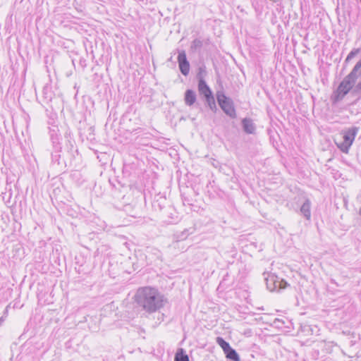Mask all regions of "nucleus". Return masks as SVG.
I'll list each match as a JSON object with an SVG mask.
<instances>
[{
    "instance_id": "1",
    "label": "nucleus",
    "mask_w": 361,
    "mask_h": 361,
    "mask_svg": "<svg viewBox=\"0 0 361 361\" xmlns=\"http://www.w3.org/2000/svg\"><path fill=\"white\" fill-rule=\"evenodd\" d=\"M135 301L148 313L155 312L164 306V296L151 287L140 288L135 295Z\"/></svg>"
},
{
    "instance_id": "2",
    "label": "nucleus",
    "mask_w": 361,
    "mask_h": 361,
    "mask_svg": "<svg viewBox=\"0 0 361 361\" xmlns=\"http://www.w3.org/2000/svg\"><path fill=\"white\" fill-rule=\"evenodd\" d=\"M217 101L221 108L226 114L231 117H234L235 116V109L230 99L226 97L224 94H218Z\"/></svg>"
},
{
    "instance_id": "3",
    "label": "nucleus",
    "mask_w": 361,
    "mask_h": 361,
    "mask_svg": "<svg viewBox=\"0 0 361 361\" xmlns=\"http://www.w3.org/2000/svg\"><path fill=\"white\" fill-rule=\"evenodd\" d=\"M354 77H349V75L340 83L338 87L336 94L337 98H342L351 90L353 84L355 81Z\"/></svg>"
},
{
    "instance_id": "4",
    "label": "nucleus",
    "mask_w": 361,
    "mask_h": 361,
    "mask_svg": "<svg viewBox=\"0 0 361 361\" xmlns=\"http://www.w3.org/2000/svg\"><path fill=\"white\" fill-rule=\"evenodd\" d=\"M354 138L355 137H334V141L341 152L347 154L354 141Z\"/></svg>"
},
{
    "instance_id": "5",
    "label": "nucleus",
    "mask_w": 361,
    "mask_h": 361,
    "mask_svg": "<svg viewBox=\"0 0 361 361\" xmlns=\"http://www.w3.org/2000/svg\"><path fill=\"white\" fill-rule=\"evenodd\" d=\"M178 62L181 73L184 75H187L190 71V64L187 61L186 54L184 51H181L178 54Z\"/></svg>"
},
{
    "instance_id": "6",
    "label": "nucleus",
    "mask_w": 361,
    "mask_h": 361,
    "mask_svg": "<svg viewBox=\"0 0 361 361\" xmlns=\"http://www.w3.org/2000/svg\"><path fill=\"white\" fill-rule=\"evenodd\" d=\"M198 90L200 94H203L207 100L209 102L210 100H213V96L212 91L210 90L208 85L206 84L205 81L203 79H200L199 80L198 84Z\"/></svg>"
},
{
    "instance_id": "7",
    "label": "nucleus",
    "mask_w": 361,
    "mask_h": 361,
    "mask_svg": "<svg viewBox=\"0 0 361 361\" xmlns=\"http://www.w3.org/2000/svg\"><path fill=\"white\" fill-rule=\"evenodd\" d=\"M310 207H311V202H310V200L307 199L300 207L301 214L307 220H309L311 216Z\"/></svg>"
},
{
    "instance_id": "8",
    "label": "nucleus",
    "mask_w": 361,
    "mask_h": 361,
    "mask_svg": "<svg viewBox=\"0 0 361 361\" xmlns=\"http://www.w3.org/2000/svg\"><path fill=\"white\" fill-rule=\"evenodd\" d=\"M276 279L277 276L273 274H268L267 277L264 279L266 281L267 287L270 291L276 290L274 283L276 282Z\"/></svg>"
},
{
    "instance_id": "9",
    "label": "nucleus",
    "mask_w": 361,
    "mask_h": 361,
    "mask_svg": "<svg viewBox=\"0 0 361 361\" xmlns=\"http://www.w3.org/2000/svg\"><path fill=\"white\" fill-rule=\"evenodd\" d=\"M67 137H52V143L57 151H61L62 144L67 142Z\"/></svg>"
},
{
    "instance_id": "10",
    "label": "nucleus",
    "mask_w": 361,
    "mask_h": 361,
    "mask_svg": "<svg viewBox=\"0 0 361 361\" xmlns=\"http://www.w3.org/2000/svg\"><path fill=\"white\" fill-rule=\"evenodd\" d=\"M196 100L195 93L190 90L185 92V101L188 105H192Z\"/></svg>"
},
{
    "instance_id": "11",
    "label": "nucleus",
    "mask_w": 361,
    "mask_h": 361,
    "mask_svg": "<svg viewBox=\"0 0 361 361\" xmlns=\"http://www.w3.org/2000/svg\"><path fill=\"white\" fill-rule=\"evenodd\" d=\"M349 77H354L355 79L361 77V60L355 64L352 71L349 73Z\"/></svg>"
},
{
    "instance_id": "12",
    "label": "nucleus",
    "mask_w": 361,
    "mask_h": 361,
    "mask_svg": "<svg viewBox=\"0 0 361 361\" xmlns=\"http://www.w3.org/2000/svg\"><path fill=\"white\" fill-rule=\"evenodd\" d=\"M227 358L233 361H240V357L237 352L231 347L224 353Z\"/></svg>"
},
{
    "instance_id": "13",
    "label": "nucleus",
    "mask_w": 361,
    "mask_h": 361,
    "mask_svg": "<svg viewBox=\"0 0 361 361\" xmlns=\"http://www.w3.org/2000/svg\"><path fill=\"white\" fill-rule=\"evenodd\" d=\"M243 127L247 133L252 134L254 133L255 127L252 121L250 119H244L243 121Z\"/></svg>"
},
{
    "instance_id": "14",
    "label": "nucleus",
    "mask_w": 361,
    "mask_h": 361,
    "mask_svg": "<svg viewBox=\"0 0 361 361\" xmlns=\"http://www.w3.org/2000/svg\"><path fill=\"white\" fill-rule=\"evenodd\" d=\"M274 286H276V290H278L286 288L288 283L286 281L277 276Z\"/></svg>"
},
{
    "instance_id": "15",
    "label": "nucleus",
    "mask_w": 361,
    "mask_h": 361,
    "mask_svg": "<svg viewBox=\"0 0 361 361\" xmlns=\"http://www.w3.org/2000/svg\"><path fill=\"white\" fill-rule=\"evenodd\" d=\"M216 343L221 347L224 353L231 348L230 344L221 337L216 338Z\"/></svg>"
},
{
    "instance_id": "16",
    "label": "nucleus",
    "mask_w": 361,
    "mask_h": 361,
    "mask_svg": "<svg viewBox=\"0 0 361 361\" xmlns=\"http://www.w3.org/2000/svg\"><path fill=\"white\" fill-rule=\"evenodd\" d=\"M175 361H189V357L183 353V349H180V351L176 354Z\"/></svg>"
},
{
    "instance_id": "17",
    "label": "nucleus",
    "mask_w": 361,
    "mask_h": 361,
    "mask_svg": "<svg viewBox=\"0 0 361 361\" xmlns=\"http://www.w3.org/2000/svg\"><path fill=\"white\" fill-rule=\"evenodd\" d=\"M359 53H360V49H354V50L351 51L348 54V55L347 56L345 61L347 62L349 61L350 60H351L354 56H355Z\"/></svg>"
},
{
    "instance_id": "18",
    "label": "nucleus",
    "mask_w": 361,
    "mask_h": 361,
    "mask_svg": "<svg viewBox=\"0 0 361 361\" xmlns=\"http://www.w3.org/2000/svg\"><path fill=\"white\" fill-rule=\"evenodd\" d=\"M357 89L361 90V81L357 85Z\"/></svg>"
},
{
    "instance_id": "19",
    "label": "nucleus",
    "mask_w": 361,
    "mask_h": 361,
    "mask_svg": "<svg viewBox=\"0 0 361 361\" xmlns=\"http://www.w3.org/2000/svg\"><path fill=\"white\" fill-rule=\"evenodd\" d=\"M359 214L361 216V208L360 209Z\"/></svg>"
},
{
    "instance_id": "20",
    "label": "nucleus",
    "mask_w": 361,
    "mask_h": 361,
    "mask_svg": "<svg viewBox=\"0 0 361 361\" xmlns=\"http://www.w3.org/2000/svg\"><path fill=\"white\" fill-rule=\"evenodd\" d=\"M331 283H336V282L333 279L331 280Z\"/></svg>"
}]
</instances>
